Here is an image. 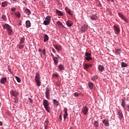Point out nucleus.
Returning <instances> with one entry per match:
<instances>
[{"mask_svg": "<svg viewBox=\"0 0 129 129\" xmlns=\"http://www.w3.org/2000/svg\"><path fill=\"white\" fill-rule=\"evenodd\" d=\"M124 105H125V103L124 102V100H122L121 101V106L124 108V109H125V107H124Z\"/></svg>", "mask_w": 129, "mask_h": 129, "instance_id": "32", "label": "nucleus"}, {"mask_svg": "<svg viewBox=\"0 0 129 129\" xmlns=\"http://www.w3.org/2000/svg\"><path fill=\"white\" fill-rule=\"evenodd\" d=\"M2 19L3 21H7V16L5 15H3L2 16Z\"/></svg>", "mask_w": 129, "mask_h": 129, "instance_id": "34", "label": "nucleus"}, {"mask_svg": "<svg viewBox=\"0 0 129 129\" xmlns=\"http://www.w3.org/2000/svg\"><path fill=\"white\" fill-rule=\"evenodd\" d=\"M82 112L84 114V115H87L88 113V107L87 106H85L82 109Z\"/></svg>", "mask_w": 129, "mask_h": 129, "instance_id": "7", "label": "nucleus"}, {"mask_svg": "<svg viewBox=\"0 0 129 129\" xmlns=\"http://www.w3.org/2000/svg\"><path fill=\"white\" fill-rule=\"evenodd\" d=\"M63 115H64L63 118H64V119L65 120L66 119V118L67 117V116H68V115L64 114Z\"/></svg>", "mask_w": 129, "mask_h": 129, "instance_id": "48", "label": "nucleus"}, {"mask_svg": "<svg viewBox=\"0 0 129 129\" xmlns=\"http://www.w3.org/2000/svg\"><path fill=\"white\" fill-rule=\"evenodd\" d=\"M15 78H16L17 81H18L19 83L21 82V79L20 78H19L18 77L16 76Z\"/></svg>", "mask_w": 129, "mask_h": 129, "instance_id": "40", "label": "nucleus"}, {"mask_svg": "<svg viewBox=\"0 0 129 129\" xmlns=\"http://www.w3.org/2000/svg\"><path fill=\"white\" fill-rule=\"evenodd\" d=\"M56 13L57 14V15H58V16H63V12H62L58 10H56Z\"/></svg>", "mask_w": 129, "mask_h": 129, "instance_id": "23", "label": "nucleus"}, {"mask_svg": "<svg viewBox=\"0 0 129 129\" xmlns=\"http://www.w3.org/2000/svg\"><path fill=\"white\" fill-rule=\"evenodd\" d=\"M66 24L68 27H71L73 25V23L70 20L67 21Z\"/></svg>", "mask_w": 129, "mask_h": 129, "instance_id": "18", "label": "nucleus"}, {"mask_svg": "<svg viewBox=\"0 0 129 129\" xmlns=\"http://www.w3.org/2000/svg\"><path fill=\"white\" fill-rule=\"evenodd\" d=\"M108 1H109V0H108Z\"/></svg>", "mask_w": 129, "mask_h": 129, "instance_id": "59", "label": "nucleus"}, {"mask_svg": "<svg viewBox=\"0 0 129 129\" xmlns=\"http://www.w3.org/2000/svg\"><path fill=\"white\" fill-rule=\"evenodd\" d=\"M25 13L28 15H31V11H30L29 9H26L25 11Z\"/></svg>", "mask_w": 129, "mask_h": 129, "instance_id": "30", "label": "nucleus"}, {"mask_svg": "<svg viewBox=\"0 0 129 129\" xmlns=\"http://www.w3.org/2000/svg\"><path fill=\"white\" fill-rule=\"evenodd\" d=\"M11 94L13 96H18V95H19V92L17 90L15 91L12 90Z\"/></svg>", "mask_w": 129, "mask_h": 129, "instance_id": "10", "label": "nucleus"}, {"mask_svg": "<svg viewBox=\"0 0 129 129\" xmlns=\"http://www.w3.org/2000/svg\"><path fill=\"white\" fill-rule=\"evenodd\" d=\"M45 129H47V127H45Z\"/></svg>", "mask_w": 129, "mask_h": 129, "instance_id": "57", "label": "nucleus"}, {"mask_svg": "<svg viewBox=\"0 0 129 129\" xmlns=\"http://www.w3.org/2000/svg\"><path fill=\"white\" fill-rule=\"evenodd\" d=\"M43 104L46 111H47L48 112H50V106L49 101H48V100H44L43 102Z\"/></svg>", "mask_w": 129, "mask_h": 129, "instance_id": "3", "label": "nucleus"}, {"mask_svg": "<svg viewBox=\"0 0 129 129\" xmlns=\"http://www.w3.org/2000/svg\"><path fill=\"white\" fill-rule=\"evenodd\" d=\"M113 29L114 30V32L116 35H118L120 32V29H119V28L118 27L116 26V25L113 26Z\"/></svg>", "mask_w": 129, "mask_h": 129, "instance_id": "6", "label": "nucleus"}, {"mask_svg": "<svg viewBox=\"0 0 129 129\" xmlns=\"http://www.w3.org/2000/svg\"><path fill=\"white\" fill-rule=\"evenodd\" d=\"M74 96H79V94H78V93H75Z\"/></svg>", "mask_w": 129, "mask_h": 129, "instance_id": "50", "label": "nucleus"}, {"mask_svg": "<svg viewBox=\"0 0 129 129\" xmlns=\"http://www.w3.org/2000/svg\"><path fill=\"white\" fill-rule=\"evenodd\" d=\"M64 65L60 64L58 66V69H59V70L60 71H62V70H64Z\"/></svg>", "mask_w": 129, "mask_h": 129, "instance_id": "26", "label": "nucleus"}, {"mask_svg": "<svg viewBox=\"0 0 129 129\" xmlns=\"http://www.w3.org/2000/svg\"><path fill=\"white\" fill-rule=\"evenodd\" d=\"M57 57H53V61L54 62L55 65L58 64V59L59 58V55H57Z\"/></svg>", "mask_w": 129, "mask_h": 129, "instance_id": "12", "label": "nucleus"}, {"mask_svg": "<svg viewBox=\"0 0 129 129\" xmlns=\"http://www.w3.org/2000/svg\"><path fill=\"white\" fill-rule=\"evenodd\" d=\"M13 102H14V103H18V102H19V101L18 100V99L14 98L13 99Z\"/></svg>", "mask_w": 129, "mask_h": 129, "instance_id": "42", "label": "nucleus"}, {"mask_svg": "<svg viewBox=\"0 0 129 129\" xmlns=\"http://www.w3.org/2000/svg\"><path fill=\"white\" fill-rule=\"evenodd\" d=\"M3 28L4 30H7L9 35H11L13 34V29H12V27L10 26V25L6 24L4 25Z\"/></svg>", "mask_w": 129, "mask_h": 129, "instance_id": "1", "label": "nucleus"}, {"mask_svg": "<svg viewBox=\"0 0 129 129\" xmlns=\"http://www.w3.org/2000/svg\"><path fill=\"white\" fill-rule=\"evenodd\" d=\"M64 114H67V115H68V113H67V108H64Z\"/></svg>", "mask_w": 129, "mask_h": 129, "instance_id": "45", "label": "nucleus"}, {"mask_svg": "<svg viewBox=\"0 0 129 129\" xmlns=\"http://www.w3.org/2000/svg\"><path fill=\"white\" fill-rule=\"evenodd\" d=\"M54 76H55V77H58V74H54Z\"/></svg>", "mask_w": 129, "mask_h": 129, "instance_id": "52", "label": "nucleus"}, {"mask_svg": "<svg viewBox=\"0 0 129 129\" xmlns=\"http://www.w3.org/2000/svg\"><path fill=\"white\" fill-rule=\"evenodd\" d=\"M20 25H22V24L20 23Z\"/></svg>", "mask_w": 129, "mask_h": 129, "instance_id": "58", "label": "nucleus"}, {"mask_svg": "<svg viewBox=\"0 0 129 129\" xmlns=\"http://www.w3.org/2000/svg\"><path fill=\"white\" fill-rule=\"evenodd\" d=\"M24 42H25V38L22 37L20 38V44H23Z\"/></svg>", "mask_w": 129, "mask_h": 129, "instance_id": "35", "label": "nucleus"}, {"mask_svg": "<svg viewBox=\"0 0 129 129\" xmlns=\"http://www.w3.org/2000/svg\"><path fill=\"white\" fill-rule=\"evenodd\" d=\"M53 46L54 48H55L56 50H57L58 51H60V50L62 49V46H61V45H54Z\"/></svg>", "mask_w": 129, "mask_h": 129, "instance_id": "14", "label": "nucleus"}, {"mask_svg": "<svg viewBox=\"0 0 129 129\" xmlns=\"http://www.w3.org/2000/svg\"><path fill=\"white\" fill-rule=\"evenodd\" d=\"M86 60H87L88 61H90V60H92V58L90 56H87L85 57Z\"/></svg>", "mask_w": 129, "mask_h": 129, "instance_id": "37", "label": "nucleus"}, {"mask_svg": "<svg viewBox=\"0 0 129 129\" xmlns=\"http://www.w3.org/2000/svg\"><path fill=\"white\" fill-rule=\"evenodd\" d=\"M85 56H86V57H88V56H91V54L90 53H88L86 52H85Z\"/></svg>", "mask_w": 129, "mask_h": 129, "instance_id": "41", "label": "nucleus"}, {"mask_svg": "<svg viewBox=\"0 0 129 129\" xmlns=\"http://www.w3.org/2000/svg\"><path fill=\"white\" fill-rule=\"evenodd\" d=\"M115 53L117 54H120V50L119 49H116Z\"/></svg>", "mask_w": 129, "mask_h": 129, "instance_id": "38", "label": "nucleus"}, {"mask_svg": "<svg viewBox=\"0 0 129 129\" xmlns=\"http://www.w3.org/2000/svg\"><path fill=\"white\" fill-rule=\"evenodd\" d=\"M103 124H105L106 126H109V124L108 123V121H107V120L106 119L103 120Z\"/></svg>", "mask_w": 129, "mask_h": 129, "instance_id": "21", "label": "nucleus"}, {"mask_svg": "<svg viewBox=\"0 0 129 129\" xmlns=\"http://www.w3.org/2000/svg\"><path fill=\"white\" fill-rule=\"evenodd\" d=\"M8 70L10 71V72H12V71H11V69L10 68L8 69Z\"/></svg>", "mask_w": 129, "mask_h": 129, "instance_id": "56", "label": "nucleus"}, {"mask_svg": "<svg viewBox=\"0 0 129 129\" xmlns=\"http://www.w3.org/2000/svg\"><path fill=\"white\" fill-rule=\"evenodd\" d=\"M28 100H29V102H30V103H32L33 102V99H32L31 98H28Z\"/></svg>", "mask_w": 129, "mask_h": 129, "instance_id": "47", "label": "nucleus"}, {"mask_svg": "<svg viewBox=\"0 0 129 129\" xmlns=\"http://www.w3.org/2000/svg\"><path fill=\"white\" fill-rule=\"evenodd\" d=\"M0 82H1V83H2V84H5V83H6V82H7V78H2L1 79Z\"/></svg>", "mask_w": 129, "mask_h": 129, "instance_id": "19", "label": "nucleus"}, {"mask_svg": "<svg viewBox=\"0 0 129 129\" xmlns=\"http://www.w3.org/2000/svg\"><path fill=\"white\" fill-rule=\"evenodd\" d=\"M12 15H16V17H17V18L21 17V13H20V12L13 13H12Z\"/></svg>", "mask_w": 129, "mask_h": 129, "instance_id": "24", "label": "nucleus"}, {"mask_svg": "<svg viewBox=\"0 0 129 129\" xmlns=\"http://www.w3.org/2000/svg\"><path fill=\"white\" fill-rule=\"evenodd\" d=\"M88 86L89 88H90V89H92V88H93V84L92 82H89L88 83Z\"/></svg>", "mask_w": 129, "mask_h": 129, "instance_id": "28", "label": "nucleus"}, {"mask_svg": "<svg viewBox=\"0 0 129 129\" xmlns=\"http://www.w3.org/2000/svg\"><path fill=\"white\" fill-rule=\"evenodd\" d=\"M98 69L100 72H102V71L104 70V67L101 65H99Z\"/></svg>", "mask_w": 129, "mask_h": 129, "instance_id": "17", "label": "nucleus"}, {"mask_svg": "<svg viewBox=\"0 0 129 129\" xmlns=\"http://www.w3.org/2000/svg\"><path fill=\"white\" fill-rule=\"evenodd\" d=\"M11 12H16V8H11Z\"/></svg>", "mask_w": 129, "mask_h": 129, "instance_id": "46", "label": "nucleus"}, {"mask_svg": "<svg viewBox=\"0 0 129 129\" xmlns=\"http://www.w3.org/2000/svg\"><path fill=\"white\" fill-rule=\"evenodd\" d=\"M94 125L95 126L96 128H98V126L99 125L98 121H95L94 122Z\"/></svg>", "mask_w": 129, "mask_h": 129, "instance_id": "27", "label": "nucleus"}, {"mask_svg": "<svg viewBox=\"0 0 129 129\" xmlns=\"http://www.w3.org/2000/svg\"><path fill=\"white\" fill-rule=\"evenodd\" d=\"M56 85L57 86H60V81H58L57 83H56Z\"/></svg>", "mask_w": 129, "mask_h": 129, "instance_id": "49", "label": "nucleus"}, {"mask_svg": "<svg viewBox=\"0 0 129 129\" xmlns=\"http://www.w3.org/2000/svg\"><path fill=\"white\" fill-rule=\"evenodd\" d=\"M26 25L27 28H30L31 27V22L29 20H27L26 22Z\"/></svg>", "mask_w": 129, "mask_h": 129, "instance_id": "22", "label": "nucleus"}, {"mask_svg": "<svg viewBox=\"0 0 129 129\" xmlns=\"http://www.w3.org/2000/svg\"><path fill=\"white\" fill-rule=\"evenodd\" d=\"M43 39H44L43 41L44 43H46L48 42V41H49V36H48V35L45 34L43 37Z\"/></svg>", "mask_w": 129, "mask_h": 129, "instance_id": "15", "label": "nucleus"}, {"mask_svg": "<svg viewBox=\"0 0 129 129\" xmlns=\"http://www.w3.org/2000/svg\"><path fill=\"white\" fill-rule=\"evenodd\" d=\"M51 91V89L50 88L47 87L45 89V97L47 98V99H50V92Z\"/></svg>", "mask_w": 129, "mask_h": 129, "instance_id": "5", "label": "nucleus"}, {"mask_svg": "<svg viewBox=\"0 0 129 129\" xmlns=\"http://www.w3.org/2000/svg\"><path fill=\"white\" fill-rule=\"evenodd\" d=\"M52 52L53 53H56V51H55V49H52Z\"/></svg>", "mask_w": 129, "mask_h": 129, "instance_id": "53", "label": "nucleus"}, {"mask_svg": "<svg viewBox=\"0 0 129 129\" xmlns=\"http://www.w3.org/2000/svg\"><path fill=\"white\" fill-rule=\"evenodd\" d=\"M91 20H92L93 21H96L98 19V17L96 15H93L90 17Z\"/></svg>", "mask_w": 129, "mask_h": 129, "instance_id": "13", "label": "nucleus"}, {"mask_svg": "<svg viewBox=\"0 0 129 129\" xmlns=\"http://www.w3.org/2000/svg\"><path fill=\"white\" fill-rule=\"evenodd\" d=\"M42 55H46V49H43L42 50V53H41Z\"/></svg>", "mask_w": 129, "mask_h": 129, "instance_id": "43", "label": "nucleus"}, {"mask_svg": "<svg viewBox=\"0 0 129 129\" xmlns=\"http://www.w3.org/2000/svg\"><path fill=\"white\" fill-rule=\"evenodd\" d=\"M57 25H58V26H59V27H63V24H62V23L60 21H57L56 22Z\"/></svg>", "mask_w": 129, "mask_h": 129, "instance_id": "33", "label": "nucleus"}, {"mask_svg": "<svg viewBox=\"0 0 129 129\" xmlns=\"http://www.w3.org/2000/svg\"><path fill=\"white\" fill-rule=\"evenodd\" d=\"M98 76H94V77H92L91 79H92V80L94 81V80H95L96 79H98Z\"/></svg>", "mask_w": 129, "mask_h": 129, "instance_id": "39", "label": "nucleus"}, {"mask_svg": "<svg viewBox=\"0 0 129 129\" xmlns=\"http://www.w3.org/2000/svg\"><path fill=\"white\" fill-rule=\"evenodd\" d=\"M52 101L54 105H56V106H58V105H59V102L58 101H56V99H53Z\"/></svg>", "mask_w": 129, "mask_h": 129, "instance_id": "25", "label": "nucleus"}, {"mask_svg": "<svg viewBox=\"0 0 129 129\" xmlns=\"http://www.w3.org/2000/svg\"><path fill=\"white\" fill-rule=\"evenodd\" d=\"M64 10H65L66 13H67V14L70 15V16H73V15H72V11H71V9H70L68 7H66L64 8Z\"/></svg>", "mask_w": 129, "mask_h": 129, "instance_id": "8", "label": "nucleus"}, {"mask_svg": "<svg viewBox=\"0 0 129 129\" xmlns=\"http://www.w3.org/2000/svg\"><path fill=\"white\" fill-rule=\"evenodd\" d=\"M89 67H92V64H88L87 63H86L84 66V68L85 70H86L87 69H88V68H89Z\"/></svg>", "mask_w": 129, "mask_h": 129, "instance_id": "16", "label": "nucleus"}, {"mask_svg": "<svg viewBox=\"0 0 129 129\" xmlns=\"http://www.w3.org/2000/svg\"><path fill=\"white\" fill-rule=\"evenodd\" d=\"M118 115L120 119H122V117H123V116L122 115V113H121L120 112H118Z\"/></svg>", "mask_w": 129, "mask_h": 129, "instance_id": "29", "label": "nucleus"}, {"mask_svg": "<svg viewBox=\"0 0 129 129\" xmlns=\"http://www.w3.org/2000/svg\"><path fill=\"white\" fill-rule=\"evenodd\" d=\"M121 66L122 68H123V67H127V64H126V63H125L124 62H121Z\"/></svg>", "mask_w": 129, "mask_h": 129, "instance_id": "31", "label": "nucleus"}, {"mask_svg": "<svg viewBox=\"0 0 129 129\" xmlns=\"http://www.w3.org/2000/svg\"><path fill=\"white\" fill-rule=\"evenodd\" d=\"M34 1H36V0H34Z\"/></svg>", "mask_w": 129, "mask_h": 129, "instance_id": "60", "label": "nucleus"}, {"mask_svg": "<svg viewBox=\"0 0 129 129\" xmlns=\"http://www.w3.org/2000/svg\"><path fill=\"white\" fill-rule=\"evenodd\" d=\"M51 22V16H47L45 20L43 21V24L45 26H48V25H50V22Z\"/></svg>", "mask_w": 129, "mask_h": 129, "instance_id": "4", "label": "nucleus"}, {"mask_svg": "<svg viewBox=\"0 0 129 129\" xmlns=\"http://www.w3.org/2000/svg\"><path fill=\"white\" fill-rule=\"evenodd\" d=\"M80 30L82 33H84L85 32V31L87 30V26H86V25H83L82 26Z\"/></svg>", "mask_w": 129, "mask_h": 129, "instance_id": "11", "label": "nucleus"}, {"mask_svg": "<svg viewBox=\"0 0 129 129\" xmlns=\"http://www.w3.org/2000/svg\"><path fill=\"white\" fill-rule=\"evenodd\" d=\"M42 49L39 48L38 49V52L40 53V55H41V58H43V54H42Z\"/></svg>", "mask_w": 129, "mask_h": 129, "instance_id": "36", "label": "nucleus"}, {"mask_svg": "<svg viewBox=\"0 0 129 129\" xmlns=\"http://www.w3.org/2000/svg\"><path fill=\"white\" fill-rule=\"evenodd\" d=\"M23 48H24V45L23 44H20L19 46V49H23Z\"/></svg>", "mask_w": 129, "mask_h": 129, "instance_id": "44", "label": "nucleus"}, {"mask_svg": "<svg viewBox=\"0 0 129 129\" xmlns=\"http://www.w3.org/2000/svg\"><path fill=\"white\" fill-rule=\"evenodd\" d=\"M51 56H52V57H53V59L54 57H55V56H54V54L53 53H51Z\"/></svg>", "mask_w": 129, "mask_h": 129, "instance_id": "54", "label": "nucleus"}, {"mask_svg": "<svg viewBox=\"0 0 129 129\" xmlns=\"http://www.w3.org/2000/svg\"><path fill=\"white\" fill-rule=\"evenodd\" d=\"M35 80L36 82L37 86H41V79L40 78V74L39 73V72H37L36 73L35 77Z\"/></svg>", "mask_w": 129, "mask_h": 129, "instance_id": "2", "label": "nucleus"}, {"mask_svg": "<svg viewBox=\"0 0 129 129\" xmlns=\"http://www.w3.org/2000/svg\"><path fill=\"white\" fill-rule=\"evenodd\" d=\"M8 4H9V3H8V2H7V1H4V2H3L2 3V7L3 8H6V7H7V6H8Z\"/></svg>", "mask_w": 129, "mask_h": 129, "instance_id": "20", "label": "nucleus"}, {"mask_svg": "<svg viewBox=\"0 0 129 129\" xmlns=\"http://www.w3.org/2000/svg\"><path fill=\"white\" fill-rule=\"evenodd\" d=\"M59 119H60V120H62V115H59Z\"/></svg>", "mask_w": 129, "mask_h": 129, "instance_id": "51", "label": "nucleus"}, {"mask_svg": "<svg viewBox=\"0 0 129 129\" xmlns=\"http://www.w3.org/2000/svg\"><path fill=\"white\" fill-rule=\"evenodd\" d=\"M0 125H3V122L0 121Z\"/></svg>", "mask_w": 129, "mask_h": 129, "instance_id": "55", "label": "nucleus"}, {"mask_svg": "<svg viewBox=\"0 0 129 129\" xmlns=\"http://www.w3.org/2000/svg\"><path fill=\"white\" fill-rule=\"evenodd\" d=\"M118 15L119 17H120V18H121L122 20H123V21H124V22H125L126 23H127V20L126 19V18H125V17L123 16V15H122V14L120 13H118Z\"/></svg>", "mask_w": 129, "mask_h": 129, "instance_id": "9", "label": "nucleus"}]
</instances>
